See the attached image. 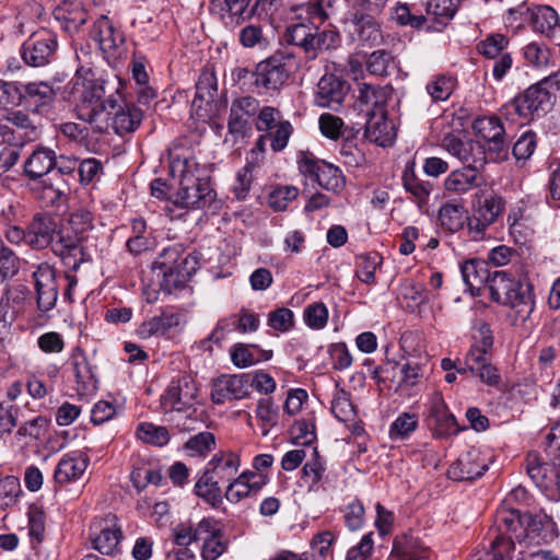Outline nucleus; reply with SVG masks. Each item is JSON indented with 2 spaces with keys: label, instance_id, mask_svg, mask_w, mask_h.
I'll list each match as a JSON object with an SVG mask.
<instances>
[{
  "label": "nucleus",
  "instance_id": "nucleus-1",
  "mask_svg": "<svg viewBox=\"0 0 560 560\" xmlns=\"http://www.w3.org/2000/svg\"><path fill=\"white\" fill-rule=\"evenodd\" d=\"M346 0H311L292 8L294 13L284 32L288 44L299 47L307 61L320 52L337 49L341 44L339 30L332 21L345 24Z\"/></svg>",
  "mask_w": 560,
  "mask_h": 560
},
{
  "label": "nucleus",
  "instance_id": "nucleus-2",
  "mask_svg": "<svg viewBox=\"0 0 560 560\" xmlns=\"http://www.w3.org/2000/svg\"><path fill=\"white\" fill-rule=\"evenodd\" d=\"M109 82L91 68L78 66L71 81L65 89V98L79 107V118L88 122L97 133L106 132L109 128L108 109H115L117 100L108 94Z\"/></svg>",
  "mask_w": 560,
  "mask_h": 560
},
{
  "label": "nucleus",
  "instance_id": "nucleus-3",
  "mask_svg": "<svg viewBox=\"0 0 560 560\" xmlns=\"http://www.w3.org/2000/svg\"><path fill=\"white\" fill-rule=\"evenodd\" d=\"M559 91L560 68L503 104L500 115L509 121L527 125L551 110Z\"/></svg>",
  "mask_w": 560,
  "mask_h": 560
},
{
  "label": "nucleus",
  "instance_id": "nucleus-4",
  "mask_svg": "<svg viewBox=\"0 0 560 560\" xmlns=\"http://www.w3.org/2000/svg\"><path fill=\"white\" fill-rule=\"evenodd\" d=\"M171 173L178 178V188L170 200L185 209H203L215 199V191L208 177L200 175L201 170L194 158L177 156L171 162Z\"/></svg>",
  "mask_w": 560,
  "mask_h": 560
},
{
  "label": "nucleus",
  "instance_id": "nucleus-5",
  "mask_svg": "<svg viewBox=\"0 0 560 560\" xmlns=\"http://www.w3.org/2000/svg\"><path fill=\"white\" fill-rule=\"evenodd\" d=\"M199 402V384L189 375L173 378L161 397V406L166 412L173 413L171 421L180 432H190L197 429L196 406Z\"/></svg>",
  "mask_w": 560,
  "mask_h": 560
},
{
  "label": "nucleus",
  "instance_id": "nucleus-6",
  "mask_svg": "<svg viewBox=\"0 0 560 560\" xmlns=\"http://www.w3.org/2000/svg\"><path fill=\"white\" fill-rule=\"evenodd\" d=\"M490 299L511 310L510 317L514 325L528 319L535 307L533 288L529 283L513 278L506 271L492 272L488 285Z\"/></svg>",
  "mask_w": 560,
  "mask_h": 560
},
{
  "label": "nucleus",
  "instance_id": "nucleus-7",
  "mask_svg": "<svg viewBox=\"0 0 560 560\" xmlns=\"http://www.w3.org/2000/svg\"><path fill=\"white\" fill-rule=\"evenodd\" d=\"M197 268V257L192 254L185 255L180 244L165 247L153 262V269L160 271L168 290L183 287Z\"/></svg>",
  "mask_w": 560,
  "mask_h": 560
},
{
  "label": "nucleus",
  "instance_id": "nucleus-8",
  "mask_svg": "<svg viewBox=\"0 0 560 560\" xmlns=\"http://www.w3.org/2000/svg\"><path fill=\"white\" fill-rule=\"evenodd\" d=\"M294 58L291 54L277 51L257 63L252 74L253 85L267 92L279 91L289 80Z\"/></svg>",
  "mask_w": 560,
  "mask_h": 560
},
{
  "label": "nucleus",
  "instance_id": "nucleus-9",
  "mask_svg": "<svg viewBox=\"0 0 560 560\" xmlns=\"http://www.w3.org/2000/svg\"><path fill=\"white\" fill-rule=\"evenodd\" d=\"M296 162L300 173L312 182H316L322 188L332 192L343 189L346 178L341 170L334 164L304 151L299 153Z\"/></svg>",
  "mask_w": 560,
  "mask_h": 560
},
{
  "label": "nucleus",
  "instance_id": "nucleus-10",
  "mask_svg": "<svg viewBox=\"0 0 560 560\" xmlns=\"http://www.w3.org/2000/svg\"><path fill=\"white\" fill-rule=\"evenodd\" d=\"M122 537L119 521L112 513L95 517L89 527V540L92 548L105 556H114L119 551Z\"/></svg>",
  "mask_w": 560,
  "mask_h": 560
},
{
  "label": "nucleus",
  "instance_id": "nucleus-11",
  "mask_svg": "<svg viewBox=\"0 0 560 560\" xmlns=\"http://www.w3.org/2000/svg\"><path fill=\"white\" fill-rule=\"evenodd\" d=\"M542 523L539 515L522 514L517 509L502 506L494 516L493 533L503 536H513L517 541L527 537L528 530H538Z\"/></svg>",
  "mask_w": 560,
  "mask_h": 560
},
{
  "label": "nucleus",
  "instance_id": "nucleus-12",
  "mask_svg": "<svg viewBox=\"0 0 560 560\" xmlns=\"http://www.w3.org/2000/svg\"><path fill=\"white\" fill-rule=\"evenodd\" d=\"M526 472L549 500L560 501V466L541 462L536 453H529Z\"/></svg>",
  "mask_w": 560,
  "mask_h": 560
},
{
  "label": "nucleus",
  "instance_id": "nucleus-13",
  "mask_svg": "<svg viewBox=\"0 0 560 560\" xmlns=\"http://www.w3.org/2000/svg\"><path fill=\"white\" fill-rule=\"evenodd\" d=\"M58 47L57 35L43 30L33 34L21 48L24 62L31 67H44L48 65Z\"/></svg>",
  "mask_w": 560,
  "mask_h": 560
},
{
  "label": "nucleus",
  "instance_id": "nucleus-14",
  "mask_svg": "<svg viewBox=\"0 0 560 560\" xmlns=\"http://www.w3.org/2000/svg\"><path fill=\"white\" fill-rule=\"evenodd\" d=\"M50 248L71 271H77L81 264L86 261V253L82 245V237L74 232L58 229Z\"/></svg>",
  "mask_w": 560,
  "mask_h": 560
},
{
  "label": "nucleus",
  "instance_id": "nucleus-15",
  "mask_svg": "<svg viewBox=\"0 0 560 560\" xmlns=\"http://www.w3.org/2000/svg\"><path fill=\"white\" fill-rule=\"evenodd\" d=\"M249 396L248 374L221 375L212 382L211 401L223 405L226 401L241 400Z\"/></svg>",
  "mask_w": 560,
  "mask_h": 560
},
{
  "label": "nucleus",
  "instance_id": "nucleus-16",
  "mask_svg": "<svg viewBox=\"0 0 560 560\" xmlns=\"http://www.w3.org/2000/svg\"><path fill=\"white\" fill-rule=\"evenodd\" d=\"M218 94V80L212 67H205L196 83V95L192 100V110L198 119L211 117V108Z\"/></svg>",
  "mask_w": 560,
  "mask_h": 560
},
{
  "label": "nucleus",
  "instance_id": "nucleus-17",
  "mask_svg": "<svg viewBox=\"0 0 560 560\" xmlns=\"http://www.w3.org/2000/svg\"><path fill=\"white\" fill-rule=\"evenodd\" d=\"M489 467V459L480 450L471 447L448 467V478L457 481H471L485 475Z\"/></svg>",
  "mask_w": 560,
  "mask_h": 560
},
{
  "label": "nucleus",
  "instance_id": "nucleus-18",
  "mask_svg": "<svg viewBox=\"0 0 560 560\" xmlns=\"http://www.w3.org/2000/svg\"><path fill=\"white\" fill-rule=\"evenodd\" d=\"M259 323L260 320L257 314L242 308L238 314L220 319L212 332L200 341V347L203 350L211 351V342L219 345L225 338V334L231 326H235L237 330L245 334L256 331L259 327Z\"/></svg>",
  "mask_w": 560,
  "mask_h": 560
},
{
  "label": "nucleus",
  "instance_id": "nucleus-19",
  "mask_svg": "<svg viewBox=\"0 0 560 560\" xmlns=\"http://www.w3.org/2000/svg\"><path fill=\"white\" fill-rule=\"evenodd\" d=\"M349 84L346 80L334 73L324 74L316 88L314 103L319 107L336 109L348 94Z\"/></svg>",
  "mask_w": 560,
  "mask_h": 560
},
{
  "label": "nucleus",
  "instance_id": "nucleus-20",
  "mask_svg": "<svg viewBox=\"0 0 560 560\" xmlns=\"http://www.w3.org/2000/svg\"><path fill=\"white\" fill-rule=\"evenodd\" d=\"M69 361L74 374L78 393L81 395L95 393L98 388L96 366L89 361L84 349L80 346L74 347Z\"/></svg>",
  "mask_w": 560,
  "mask_h": 560
},
{
  "label": "nucleus",
  "instance_id": "nucleus-21",
  "mask_svg": "<svg viewBox=\"0 0 560 560\" xmlns=\"http://www.w3.org/2000/svg\"><path fill=\"white\" fill-rule=\"evenodd\" d=\"M428 421L439 438H446L458 432L456 419L448 411L447 405L439 392L433 393L430 397Z\"/></svg>",
  "mask_w": 560,
  "mask_h": 560
},
{
  "label": "nucleus",
  "instance_id": "nucleus-22",
  "mask_svg": "<svg viewBox=\"0 0 560 560\" xmlns=\"http://www.w3.org/2000/svg\"><path fill=\"white\" fill-rule=\"evenodd\" d=\"M199 541H202L201 557L203 560H217L228 548L224 533L217 527L212 518H202L199 522Z\"/></svg>",
  "mask_w": 560,
  "mask_h": 560
},
{
  "label": "nucleus",
  "instance_id": "nucleus-23",
  "mask_svg": "<svg viewBox=\"0 0 560 560\" xmlns=\"http://www.w3.org/2000/svg\"><path fill=\"white\" fill-rule=\"evenodd\" d=\"M56 219L49 213H36L27 225V245L44 249L51 245L58 231Z\"/></svg>",
  "mask_w": 560,
  "mask_h": 560
},
{
  "label": "nucleus",
  "instance_id": "nucleus-24",
  "mask_svg": "<svg viewBox=\"0 0 560 560\" xmlns=\"http://www.w3.org/2000/svg\"><path fill=\"white\" fill-rule=\"evenodd\" d=\"M19 92L21 93V104L33 105V110L37 114H43L48 109L56 98V91L47 81L19 84Z\"/></svg>",
  "mask_w": 560,
  "mask_h": 560
},
{
  "label": "nucleus",
  "instance_id": "nucleus-25",
  "mask_svg": "<svg viewBox=\"0 0 560 560\" xmlns=\"http://www.w3.org/2000/svg\"><path fill=\"white\" fill-rule=\"evenodd\" d=\"M56 165V151L43 144H37L24 161V175L31 180L42 179Z\"/></svg>",
  "mask_w": 560,
  "mask_h": 560
},
{
  "label": "nucleus",
  "instance_id": "nucleus-26",
  "mask_svg": "<svg viewBox=\"0 0 560 560\" xmlns=\"http://www.w3.org/2000/svg\"><path fill=\"white\" fill-rule=\"evenodd\" d=\"M394 560H430L432 550L412 534H402L393 541L390 553Z\"/></svg>",
  "mask_w": 560,
  "mask_h": 560
},
{
  "label": "nucleus",
  "instance_id": "nucleus-27",
  "mask_svg": "<svg viewBox=\"0 0 560 560\" xmlns=\"http://www.w3.org/2000/svg\"><path fill=\"white\" fill-rule=\"evenodd\" d=\"M365 124L364 136L371 142L380 147H389L393 144L396 132L392 120L386 113L371 112Z\"/></svg>",
  "mask_w": 560,
  "mask_h": 560
},
{
  "label": "nucleus",
  "instance_id": "nucleus-28",
  "mask_svg": "<svg viewBox=\"0 0 560 560\" xmlns=\"http://www.w3.org/2000/svg\"><path fill=\"white\" fill-rule=\"evenodd\" d=\"M483 168L463 166L452 171L444 180L448 192L463 195L483 184Z\"/></svg>",
  "mask_w": 560,
  "mask_h": 560
},
{
  "label": "nucleus",
  "instance_id": "nucleus-29",
  "mask_svg": "<svg viewBox=\"0 0 560 560\" xmlns=\"http://www.w3.org/2000/svg\"><path fill=\"white\" fill-rule=\"evenodd\" d=\"M108 112H110L109 119H112L109 126L118 136L136 131L143 118L142 110L132 103L117 104L115 109H108Z\"/></svg>",
  "mask_w": 560,
  "mask_h": 560
},
{
  "label": "nucleus",
  "instance_id": "nucleus-30",
  "mask_svg": "<svg viewBox=\"0 0 560 560\" xmlns=\"http://www.w3.org/2000/svg\"><path fill=\"white\" fill-rule=\"evenodd\" d=\"M380 13H372L368 10L357 7L351 16L353 24V34L358 39L368 46L375 45L382 37L380 25L375 16Z\"/></svg>",
  "mask_w": 560,
  "mask_h": 560
},
{
  "label": "nucleus",
  "instance_id": "nucleus-31",
  "mask_svg": "<svg viewBox=\"0 0 560 560\" xmlns=\"http://www.w3.org/2000/svg\"><path fill=\"white\" fill-rule=\"evenodd\" d=\"M180 322V313L174 312L171 307L162 308L160 314L145 319L140 325L138 334L142 338L165 336L171 329L178 327Z\"/></svg>",
  "mask_w": 560,
  "mask_h": 560
},
{
  "label": "nucleus",
  "instance_id": "nucleus-32",
  "mask_svg": "<svg viewBox=\"0 0 560 560\" xmlns=\"http://www.w3.org/2000/svg\"><path fill=\"white\" fill-rule=\"evenodd\" d=\"M530 24L536 33L560 45V22L555 9L549 5L533 8Z\"/></svg>",
  "mask_w": 560,
  "mask_h": 560
},
{
  "label": "nucleus",
  "instance_id": "nucleus-33",
  "mask_svg": "<svg viewBox=\"0 0 560 560\" xmlns=\"http://www.w3.org/2000/svg\"><path fill=\"white\" fill-rule=\"evenodd\" d=\"M88 466L89 458L84 454L80 452L66 454L55 469L54 479L60 485L75 481L84 474Z\"/></svg>",
  "mask_w": 560,
  "mask_h": 560
},
{
  "label": "nucleus",
  "instance_id": "nucleus-34",
  "mask_svg": "<svg viewBox=\"0 0 560 560\" xmlns=\"http://www.w3.org/2000/svg\"><path fill=\"white\" fill-rule=\"evenodd\" d=\"M241 467L240 455L234 452L220 451L207 463L205 468L219 481L230 482L238 472Z\"/></svg>",
  "mask_w": 560,
  "mask_h": 560
},
{
  "label": "nucleus",
  "instance_id": "nucleus-35",
  "mask_svg": "<svg viewBox=\"0 0 560 560\" xmlns=\"http://www.w3.org/2000/svg\"><path fill=\"white\" fill-rule=\"evenodd\" d=\"M91 37L98 44L104 54L113 52L124 43V36L116 31L107 16L102 15L94 23Z\"/></svg>",
  "mask_w": 560,
  "mask_h": 560
},
{
  "label": "nucleus",
  "instance_id": "nucleus-36",
  "mask_svg": "<svg viewBox=\"0 0 560 560\" xmlns=\"http://www.w3.org/2000/svg\"><path fill=\"white\" fill-rule=\"evenodd\" d=\"M460 272L472 296L481 295V285L486 282L488 287L489 279L492 276L485 261L479 259H469L463 262L460 265Z\"/></svg>",
  "mask_w": 560,
  "mask_h": 560
},
{
  "label": "nucleus",
  "instance_id": "nucleus-37",
  "mask_svg": "<svg viewBox=\"0 0 560 560\" xmlns=\"http://www.w3.org/2000/svg\"><path fill=\"white\" fill-rule=\"evenodd\" d=\"M50 427V420L45 416H37L21 423L14 433L18 445H27L30 441H38L46 436Z\"/></svg>",
  "mask_w": 560,
  "mask_h": 560
},
{
  "label": "nucleus",
  "instance_id": "nucleus-38",
  "mask_svg": "<svg viewBox=\"0 0 560 560\" xmlns=\"http://www.w3.org/2000/svg\"><path fill=\"white\" fill-rule=\"evenodd\" d=\"M219 482L213 475L203 470L195 483L194 492L212 508H220L223 503V492Z\"/></svg>",
  "mask_w": 560,
  "mask_h": 560
},
{
  "label": "nucleus",
  "instance_id": "nucleus-39",
  "mask_svg": "<svg viewBox=\"0 0 560 560\" xmlns=\"http://www.w3.org/2000/svg\"><path fill=\"white\" fill-rule=\"evenodd\" d=\"M393 89L362 83L359 85V101L373 107L372 112L386 113L385 106L392 97Z\"/></svg>",
  "mask_w": 560,
  "mask_h": 560
},
{
  "label": "nucleus",
  "instance_id": "nucleus-40",
  "mask_svg": "<svg viewBox=\"0 0 560 560\" xmlns=\"http://www.w3.org/2000/svg\"><path fill=\"white\" fill-rule=\"evenodd\" d=\"M248 0H210L211 12L225 23H240L245 19Z\"/></svg>",
  "mask_w": 560,
  "mask_h": 560
},
{
  "label": "nucleus",
  "instance_id": "nucleus-41",
  "mask_svg": "<svg viewBox=\"0 0 560 560\" xmlns=\"http://www.w3.org/2000/svg\"><path fill=\"white\" fill-rule=\"evenodd\" d=\"M267 482L268 477H259V482H253L250 485L237 478H233L224 491V498L230 503L237 504L247 498L257 495Z\"/></svg>",
  "mask_w": 560,
  "mask_h": 560
},
{
  "label": "nucleus",
  "instance_id": "nucleus-42",
  "mask_svg": "<svg viewBox=\"0 0 560 560\" xmlns=\"http://www.w3.org/2000/svg\"><path fill=\"white\" fill-rule=\"evenodd\" d=\"M401 180L406 191L413 196L419 206L428 202L432 190V184L417 177L413 164L406 165Z\"/></svg>",
  "mask_w": 560,
  "mask_h": 560
},
{
  "label": "nucleus",
  "instance_id": "nucleus-43",
  "mask_svg": "<svg viewBox=\"0 0 560 560\" xmlns=\"http://www.w3.org/2000/svg\"><path fill=\"white\" fill-rule=\"evenodd\" d=\"M493 348V337L490 326L486 323L481 324L477 334L474 335V343L466 354V361H479L490 359Z\"/></svg>",
  "mask_w": 560,
  "mask_h": 560
},
{
  "label": "nucleus",
  "instance_id": "nucleus-44",
  "mask_svg": "<svg viewBox=\"0 0 560 560\" xmlns=\"http://www.w3.org/2000/svg\"><path fill=\"white\" fill-rule=\"evenodd\" d=\"M366 71L376 77H388L397 68L393 54L386 49L371 52L365 60Z\"/></svg>",
  "mask_w": 560,
  "mask_h": 560
},
{
  "label": "nucleus",
  "instance_id": "nucleus-45",
  "mask_svg": "<svg viewBox=\"0 0 560 560\" xmlns=\"http://www.w3.org/2000/svg\"><path fill=\"white\" fill-rule=\"evenodd\" d=\"M522 51L526 62L534 68L542 69L555 65L551 49L542 43L530 42Z\"/></svg>",
  "mask_w": 560,
  "mask_h": 560
},
{
  "label": "nucleus",
  "instance_id": "nucleus-46",
  "mask_svg": "<svg viewBox=\"0 0 560 560\" xmlns=\"http://www.w3.org/2000/svg\"><path fill=\"white\" fill-rule=\"evenodd\" d=\"M456 86V79L446 74H435L427 83L425 90L433 103L447 101Z\"/></svg>",
  "mask_w": 560,
  "mask_h": 560
},
{
  "label": "nucleus",
  "instance_id": "nucleus-47",
  "mask_svg": "<svg viewBox=\"0 0 560 560\" xmlns=\"http://www.w3.org/2000/svg\"><path fill=\"white\" fill-rule=\"evenodd\" d=\"M460 0H429L425 12L433 22L446 25L455 15Z\"/></svg>",
  "mask_w": 560,
  "mask_h": 560
},
{
  "label": "nucleus",
  "instance_id": "nucleus-48",
  "mask_svg": "<svg viewBox=\"0 0 560 560\" xmlns=\"http://www.w3.org/2000/svg\"><path fill=\"white\" fill-rule=\"evenodd\" d=\"M56 16L65 21L68 31H77L88 21V12L80 3L63 2L56 10Z\"/></svg>",
  "mask_w": 560,
  "mask_h": 560
},
{
  "label": "nucleus",
  "instance_id": "nucleus-49",
  "mask_svg": "<svg viewBox=\"0 0 560 560\" xmlns=\"http://www.w3.org/2000/svg\"><path fill=\"white\" fill-rule=\"evenodd\" d=\"M358 131L359 130L354 131V129L351 128L349 135L343 138L339 149L343 164L351 167H358L365 162L363 151L355 143Z\"/></svg>",
  "mask_w": 560,
  "mask_h": 560
},
{
  "label": "nucleus",
  "instance_id": "nucleus-50",
  "mask_svg": "<svg viewBox=\"0 0 560 560\" xmlns=\"http://www.w3.org/2000/svg\"><path fill=\"white\" fill-rule=\"evenodd\" d=\"M504 209V199L497 194H491L487 196L482 201H479V205L474 210V213L477 214L478 218H481V220L485 222L493 224L503 213Z\"/></svg>",
  "mask_w": 560,
  "mask_h": 560
},
{
  "label": "nucleus",
  "instance_id": "nucleus-51",
  "mask_svg": "<svg viewBox=\"0 0 560 560\" xmlns=\"http://www.w3.org/2000/svg\"><path fill=\"white\" fill-rule=\"evenodd\" d=\"M215 447V436L212 432L203 431L190 436L183 448L189 456H207Z\"/></svg>",
  "mask_w": 560,
  "mask_h": 560
},
{
  "label": "nucleus",
  "instance_id": "nucleus-52",
  "mask_svg": "<svg viewBox=\"0 0 560 560\" xmlns=\"http://www.w3.org/2000/svg\"><path fill=\"white\" fill-rule=\"evenodd\" d=\"M475 132L486 142L505 136V129L499 116H485L474 122Z\"/></svg>",
  "mask_w": 560,
  "mask_h": 560
},
{
  "label": "nucleus",
  "instance_id": "nucleus-53",
  "mask_svg": "<svg viewBox=\"0 0 560 560\" xmlns=\"http://www.w3.org/2000/svg\"><path fill=\"white\" fill-rule=\"evenodd\" d=\"M509 44L508 36L500 33L490 34L477 45V50L488 59H495L508 52Z\"/></svg>",
  "mask_w": 560,
  "mask_h": 560
},
{
  "label": "nucleus",
  "instance_id": "nucleus-54",
  "mask_svg": "<svg viewBox=\"0 0 560 560\" xmlns=\"http://www.w3.org/2000/svg\"><path fill=\"white\" fill-rule=\"evenodd\" d=\"M418 416L411 412H402L389 427V438L393 441L405 440L418 428Z\"/></svg>",
  "mask_w": 560,
  "mask_h": 560
},
{
  "label": "nucleus",
  "instance_id": "nucleus-55",
  "mask_svg": "<svg viewBox=\"0 0 560 560\" xmlns=\"http://www.w3.org/2000/svg\"><path fill=\"white\" fill-rule=\"evenodd\" d=\"M57 131L58 133L63 136L68 140V142L81 148L89 149L91 141L90 130L86 126L72 121H67L59 124L57 127Z\"/></svg>",
  "mask_w": 560,
  "mask_h": 560
},
{
  "label": "nucleus",
  "instance_id": "nucleus-56",
  "mask_svg": "<svg viewBox=\"0 0 560 560\" xmlns=\"http://www.w3.org/2000/svg\"><path fill=\"white\" fill-rule=\"evenodd\" d=\"M136 435L144 443L155 446H164L170 442V433L165 427L151 422H142L138 425Z\"/></svg>",
  "mask_w": 560,
  "mask_h": 560
},
{
  "label": "nucleus",
  "instance_id": "nucleus-57",
  "mask_svg": "<svg viewBox=\"0 0 560 560\" xmlns=\"http://www.w3.org/2000/svg\"><path fill=\"white\" fill-rule=\"evenodd\" d=\"M33 192L45 207L59 206V203L66 198L63 189L45 179H38L36 185L33 187Z\"/></svg>",
  "mask_w": 560,
  "mask_h": 560
},
{
  "label": "nucleus",
  "instance_id": "nucleus-58",
  "mask_svg": "<svg viewBox=\"0 0 560 560\" xmlns=\"http://www.w3.org/2000/svg\"><path fill=\"white\" fill-rule=\"evenodd\" d=\"M255 412L256 418L260 422L262 435H267L270 429L277 425L279 419V410L275 406L272 398H260Z\"/></svg>",
  "mask_w": 560,
  "mask_h": 560
},
{
  "label": "nucleus",
  "instance_id": "nucleus-59",
  "mask_svg": "<svg viewBox=\"0 0 560 560\" xmlns=\"http://www.w3.org/2000/svg\"><path fill=\"white\" fill-rule=\"evenodd\" d=\"M457 159L464 166L485 168L487 164V152L483 145L472 140H466V144L462 149Z\"/></svg>",
  "mask_w": 560,
  "mask_h": 560
},
{
  "label": "nucleus",
  "instance_id": "nucleus-60",
  "mask_svg": "<svg viewBox=\"0 0 560 560\" xmlns=\"http://www.w3.org/2000/svg\"><path fill=\"white\" fill-rule=\"evenodd\" d=\"M469 371L477 375L482 383L488 386L497 387L501 382V375L498 369L490 362V359L479 361H466Z\"/></svg>",
  "mask_w": 560,
  "mask_h": 560
},
{
  "label": "nucleus",
  "instance_id": "nucleus-61",
  "mask_svg": "<svg viewBox=\"0 0 560 560\" xmlns=\"http://www.w3.org/2000/svg\"><path fill=\"white\" fill-rule=\"evenodd\" d=\"M351 395L343 388H338L331 401V412L341 422H348L355 417Z\"/></svg>",
  "mask_w": 560,
  "mask_h": 560
},
{
  "label": "nucleus",
  "instance_id": "nucleus-62",
  "mask_svg": "<svg viewBox=\"0 0 560 560\" xmlns=\"http://www.w3.org/2000/svg\"><path fill=\"white\" fill-rule=\"evenodd\" d=\"M439 220L444 229L454 233L463 229L466 222V215L462 207L445 205L439 211Z\"/></svg>",
  "mask_w": 560,
  "mask_h": 560
},
{
  "label": "nucleus",
  "instance_id": "nucleus-63",
  "mask_svg": "<svg viewBox=\"0 0 560 560\" xmlns=\"http://www.w3.org/2000/svg\"><path fill=\"white\" fill-rule=\"evenodd\" d=\"M318 125L322 135L330 140H337L341 136L346 137L350 132V129L343 128V120L330 113L322 114Z\"/></svg>",
  "mask_w": 560,
  "mask_h": 560
},
{
  "label": "nucleus",
  "instance_id": "nucleus-64",
  "mask_svg": "<svg viewBox=\"0 0 560 560\" xmlns=\"http://www.w3.org/2000/svg\"><path fill=\"white\" fill-rule=\"evenodd\" d=\"M515 540L513 536L494 534L490 545L491 549L487 553L489 560H511L515 549Z\"/></svg>",
  "mask_w": 560,
  "mask_h": 560
}]
</instances>
